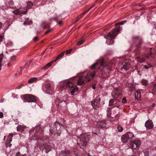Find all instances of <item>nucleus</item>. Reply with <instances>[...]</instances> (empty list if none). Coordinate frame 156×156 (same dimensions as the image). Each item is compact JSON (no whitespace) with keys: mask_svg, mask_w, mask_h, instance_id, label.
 Here are the masks:
<instances>
[{"mask_svg":"<svg viewBox=\"0 0 156 156\" xmlns=\"http://www.w3.org/2000/svg\"><path fill=\"white\" fill-rule=\"evenodd\" d=\"M41 125H38L36 129H38L37 132V134L35 135L36 136L38 135V138H37L38 140H40V138L41 137L43 134V129H40ZM40 140H42L44 144L39 145L40 149L43 151L44 149H45L46 153H48L51 151V147L49 145L50 140L48 138H45L44 139H40Z\"/></svg>","mask_w":156,"mask_h":156,"instance_id":"1","label":"nucleus"},{"mask_svg":"<svg viewBox=\"0 0 156 156\" xmlns=\"http://www.w3.org/2000/svg\"><path fill=\"white\" fill-rule=\"evenodd\" d=\"M100 65H99V63L98 62L90 66V69H95L98 70L100 68V66L104 67L103 69L101 71V74L102 75L101 77L103 78H106L109 76L108 71H104V70L105 69L109 70L110 69L109 66L105 62L103 58H101L100 61Z\"/></svg>","mask_w":156,"mask_h":156,"instance_id":"2","label":"nucleus"},{"mask_svg":"<svg viewBox=\"0 0 156 156\" xmlns=\"http://www.w3.org/2000/svg\"><path fill=\"white\" fill-rule=\"evenodd\" d=\"M95 71H94L90 74L87 72H84L83 75L80 77L77 81V84L79 85H81L86 81H88L93 78L95 75Z\"/></svg>","mask_w":156,"mask_h":156,"instance_id":"3","label":"nucleus"},{"mask_svg":"<svg viewBox=\"0 0 156 156\" xmlns=\"http://www.w3.org/2000/svg\"><path fill=\"white\" fill-rule=\"evenodd\" d=\"M120 27H118L114 29L111 32H109L107 36L105 35L104 36V37L108 39H110V42L109 43V41H106V43L108 45L112 44L113 43V41L112 40L117 35V34L120 31Z\"/></svg>","mask_w":156,"mask_h":156,"instance_id":"4","label":"nucleus"},{"mask_svg":"<svg viewBox=\"0 0 156 156\" xmlns=\"http://www.w3.org/2000/svg\"><path fill=\"white\" fill-rule=\"evenodd\" d=\"M90 135L85 134L81 136L78 139L77 143L82 149H84L86 147L87 141L89 140L88 138L90 137Z\"/></svg>","mask_w":156,"mask_h":156,"instance_id":"5","label":"nucleus"},{"mask_svg":"<svg viewBox=\"0 0 156 156\" xmlns=\"http://www.w3.org/2000/svg\"><path fill=\"white\" fill-rule=\"evenodd\" d=\"M63 88L65 90H71V94L72 95H74V93L77 91L78 90V87L76 86H74L73 83L69 81H67L64 83Z\"/></svg>","mask_w":156,"mask_h":156,"instance_id":"6","label":"nucleus"},{"mask_svg":"<svg viewBox=\"0 0 156 156\" xmlns=\"http://www.w3.org/2000/svg\"><path fill=\"white\" fill-rule=\"evenodd\" d=\"M133 136V134L130 132H127L125 134L121 136V140L123 143L127 142L129 140H130Z\"/></svg>","mask_w":156,"mask_h":156,"instance_id":"7","label":"nucleus"},{"mask_svg":"<svg viewBox=\"0 0 156 156\" xmlns=\"http://www.w3.org/2000/svg\"><path fill=\"white\" fill-rule=\"evenodd\" d=\"M100 98L98 97H96L91 102V104L94 109H98L100 107Z\"/></svg>","mask_w":156,"mask_h":156,"instance_id":"8","label":"nucleus"},{"mask_svg":"<svg viewBox=\"0 0 156 156\" xmlns=\"http://www.w3.org/2000/svg\"><path fill=\"white\" fill-rule=\"evenodd\" d=\"M24 99L29 102H36L37 101L36 97L30 94H26L24 96Z\"/></svg>","mask_w":156,"mask_h":156,"instance_id":"9","label":"nucleus"},{"mask_svg":"<svg viewBox=\"0 0 156 156\" xmlns=\"http://www.w3.org/2000/svg\"><path fill=\"white\" fill-rule=\"evenodd\" d=\"M141 144V142L139 139H137L133 141L131 144L133 149H138Z\"/></svg>","mask_w":156,"mask_h":156,"instance_id":"10","label":"nucleus"},{"mask_svg":"<svg viewBox=\"0 0 156 156\" xmlns=\"http://www.w3.org/2000/svg\"><path fill=\"white\" fill-rule=\"evenodd\" d=\"M133 38L134 40L138 42V44L136 45V47H140L143 42L142 38L139 36H133Z\"/></svg>","mask_w":156,"mask_h":156,"instance_id":"11","label":"nucleus"},{"mask_svg":"<svg viewBox=\"0 0 156 156\" xmlns=\"http://www.w3.org/2000/svg\"><path fill=\"white\" fill-rule=\"evenodd\" d=\"M112 97L114 98H116L121 94L120 90L118 88H114L112 93Z\"/></svg>","mask_w":156,"mask_h":156,"instance_id":"12","label":"nucleus"},{"mask_svg":"<svg viewBox=\"0 0 156 156\" xmlns=\"http://www.w3.org/2000/svg\"><path fill=\"white\" fill-rule=\"evenodd\" d=\"M145 126L147 129H151L154 127V124L152 120L148 119L147 120L145 123Z\"/></svg>","mask_w":156,"mask_h":156,"instance_id":"13","label":"nucleus"},{"mask_svg":"<svg viewBox=\"0 0 156 156\" xmlns=\"http://www.w3.org/2000/svg\"><path fill=\"white\" fill-rule=\"evenodd\" d=\"M16 60V55H13L10 58L8 63L7 65L8 67H10L12 63Z\"/></svg>","mask_w":156,"mask_h":156,"instance_id":"14","label":"nucleus"},{"mask_svg":"<svg viewBox=\"0 0 156 156\" xmlns=\"http://www.w3.org/2000/svg\"><path fill=\"white\" fill-rule=\"evenodd\" d=\"M111 110L110 108H108L107 110V116L109 117H111V118H113L114 116H115L118 115L117 112H115V113L114 115H112V116L111 115Z\"/></svg>","mask_w":156,"mask_h":156,"instance_id":"15","label":"nucleus"},{"mask_svg":"<svg viewBox=\"0 0 156 156\" xmlns=\"http://www.w3.org/2000/svg\"><path fill=\"white\" fill-rule=\"evenodd\" d=\"M53 83H50L47 84L45 86L46 89L47 91H49L53 88Z\"/></svg>","mask_w":156,"mask_h":156,"instance_id":"16","label":"nucleus"},{"mask_svg":"<svg viewBox=\"0 0 156 156\" xmlns=\"http://www.w3.org/2000/svg\"><path fill=\"white\" fill-rule=\"evenodd\" d=\"M130 65L129 63L127 62H125L123 64L122 69H124L125 71L128 70L130 68Z\"/></svg>","mask_w":156,"mask_h":156,"instance_id":"17","label":"nucleus"},{"mask_svg":"<svg viewBox=\"0 0 156 156\" xmlns=\"http://www.w3.org/2000/svg\"><path fill=\"white\" fill-rule=\"evenodd\" d=\"M27 12V11L23 12L22 11L20 10L19 9H17L15 11H13V13L15 14H21L22 13L26 14Z\"/></svg>","mask_w":156,"mask_h":156,"instance_id":"18","label":"nucleus"},{"mask_svg":"<svg viewBox=\"0 0 156 156\" xmlns=\"http://www.w3.org/2000/svg\"><path fill=\"white\" fill-rule=\"evenodd\" d=\"M54 126L56 130H59L60 129L61 124L58 122H56L54 125Z\"/></svg>","mask_w":156,"mask_h":156,"instance_id":"19","label":"nucleus"},{"mask_svg":"<svg viewBox=\"0 0 156 156\" xmlns=\"http://www.w3.org/2000/svg\"><path fill=\"white\" fill-rule=\"evenodd\" d=\"M26 128V126L23 125H20L18 126L17 127V130L21 132H23L24 129Z\"/></svg>","mask_w":156,"mask_h":156,"instance_id":"20","label":"nucleus"},{"mask_svg":"<svg viewBox=\"0 0 156 156\" xmlns=\"http://www.w3.org/2000/svg\"><path fill=\"white\" fill-rule=\"evenodd\" d=\"M64 53L65 52H62L61 53H60V54H59L57 56V57H56L55 60H53L52 61L53 62H55L56 61L59 59L60 58L62 57L63 56Z\"/></svg>","mask_w":156,"mask_h":156,"instance_id":"21","label":"nucleus"},{"mask_svg":"<svg viewBox=\"0 0 156 156\" xmlns=\"http://www.w3.org/2000/svg\"><path fill=\"white\" fill-rule=\"evenodd\" d=\"M53 63V62L51 61L47 63L45 66L41 68L42 69H46L50 67Z\"/></svg>","mask_w":156,"mask_h":156,"instance_id":"22","label":"nucleus"},{"mask_svg":"<svg viewBox=\"0 0 156 156\" xmlns=\"http://www.w3.org/2000/svg\"><path fill=\"white\" fill-rule=\"evenodd\" d=\"M141 94L140 91H136L135 92V97L136 99L138 100L140 97Z\"/></svg>","mask_w":156,"mask_h":156,"instance_id":"23","label":"nucleus"},{"mask_svg":"<svg viewBox=\"0 0 156 156\" xmlns=\"http://www.w3.org/2000/svg\"><path fill=\"white\" fill-rule=\"evenodd\" d=\"M13 134L12 133H9L7 138V140L6 141H9V142H11L12 140V138L13 136Z\"/></svg>","mask_w":156,"mask_h":156,"instance_id":"24","label":"nucleus"},{"mask_svg":"<svg viewBox=\"0 0 156 156\" xmlns=\"http://www.w3.org/2000/svg\"><path fill=\"white\" fill-rule=\"evenodd\" d=\"M116 103L117 101L116 99H111L109 101V105L111 106Z\"/></svg>","mask_w":156,"mask_h":156,"instance_id":"25","label":"nucleus"},{"mask_svg":"<svg viewBox=\"0 0 156 156\" xmlns=\"http://www.w3.org/2000/svg\"><path fill=\"white\" fill-rule=\"evenodd\" d=\"M98 124L101 128L106 127V124L104 122H99L98 123Z\"/></svg>","mask_w":156,"mask_h":156,"instance_id":"26","label":"nucleus"},{"mask_svg":"<svg viewBox=\"0 0 156 156\" xmlns=\"http://www.w3.org/2000/svg\"><path fill=\"white\" fill-rule=\"evenodd\" d=\"M4 55L3 53L0 54V71L1 69V67L2 66V59L4 57Z\"/></svg>","mask_w":156,"mask_h":156,"instance_id":"27","label":"nucleus"},{"mask_svg":"<svg viewBox=\"0 0 156 156\" xmlns=\"http://www.w3.org/2000/svg\"><path fill=\"white\" fill-rule=\"evenodd\" d=\"M63 156H71L70 152L68 150H66L63 153Z\"/></svg>","mask_w":156,"mask_h":156,"instance_id":"28","label":"nucleus"},{"mask_svg":"<svg viewBox=\"0 0 156 156\" xmlns=\"http://www.w3.org/2000/svg\"><path fill=\"white\" fill-rule=\"evenodd\" d=\"M37 80V78L36 77H33L30 79L28 81V83H33L35 81H36Z\"/></svg>","mask_w":156,"mask_h":156,"instance_id":"29","label":"nucleus"},{"mask_svg":"<svg viewBox=\"0 0 156 156\" xmlns=\"http://www.w3.org/2000/svg\"><path fill=\"white\" fill-rule=\"evenodd\" d=\"M146 57L147 58H148L151 60H152L153 59L152 56L151 52H150L149 54L147 55Z\"/></svg>","mask_w":156,"mask_h":156,"instance_id":"30","label":"nucleus"},{"mask_svg":"<svg viewBox=\"0 0 156 156\" xmlns=\"http://www.w3.org/2000/svg\"><path fill=\"white\" fill-rule=\"evenodd\" d=\"M84 41V39H82L79 41L77 42V45L78 46L81 45L83 43Z\"/></svg>","mask_w":156,"mask_h":156,"instance_id":"31","label":"nucleus"},{"mask_svg":"<svg viewBox=\"0 0 156 156\" xmlns=\"http://www.w3.org/2000/svg\"><path fill=\"white\" fill-rule=\"evenodd\" d=\"M126 22V21H123L119 23H117L115 24V26L116 27H117V26H118L119 25H123L124 24V23H125Z\"/></svg>","mask_w":156,"mask_h":156,"instance_id":"32","label":"nucleus"},{"mask_svg":"<svg viewBox=\"0 0 156 156\" xmlns=\"http://www.w3.org/2000/svg\"><path fill=\"white\" fill-rule=\"evenodd\" d=\"M27 6L29 7H31L33 5V3L30 1H28L27 2Z\"/></svg>","mask_w":156,"mask_h":156,"instance_id":"33","label":"nucleus"},{"mask_svg":"<svg viewBox=\"0 0 156 156\" xmlns=\"http://www.w3.org/2000/svg\"><path fill=\"white\" fill-rule=\"evenodd\" d=\"M123 129V128L120 126H118V131L119 132H121Z\"/></svg>","mask_w":156,"mask_h":156,"instance_id":"34","label":"nucleus"},{"mask_svg":"<svg viewBox=\"0 0 156 156\" xmlns=\"http://www.w3.org/2000/svg\"><path fill=\"white\" fill-rule=\"evenodd\" d=\"M10 142H9V141L6 142V146L7 147H10L12 146V144L10 143Z\"/></svg>","mask_w":156,"mask_h":156,"instance_id":"35","label":"nucleus"},{"mask_svg":"<svg viewBox=\"0 0 156 156\" xmlns=\"http://www.w3.org/2000/svg\"><path fill=\"white\" fill-rule=\"evenodd\" d=\"M145 156H148L149 154L148 151L147 150H145L143 151Z\"/></svg>","mask_w":156,"mask_h":156,"instance_id":"36","label":"nucleus"},{"mask_svg":"<svg viewBox=\"0 0 156 156\" xmlns=\"http://www.w3.org/2000/svg\"><path fill=\"white\" fill-rule=\"evenodd\" d=\"M139 62L140 63L144 62L145 61V59L144 58H139L138 59Z\"/></svg>","mask_w":156,"mask_h":156,"instance_id":"37","label":"nucleus"},{"mask_svg":"<svg viewBox=\"0 0 156 156\" xmlns=\"http://www.w3.org/2000/svg\"><path fill=\"white\" fill-rule=\"evenodd\" d=\"M94 5H93V6H91V7L89 8L87 11H86L85 12L83 13L81 15H82V16H83L91 8H92L94 6Z\"/></svg>","mask_w":156,"mask_h":156,"instance_id":"38","label":"nucleus"},{"mask_svg":"<svg viewBox=\"0 0 156 156\" xmlns=\"http://www.w3.org/2000/svg\"><path fill=\"white\" fill-rule=\"evenodd\" d=\"M122 101L123 103L125 104L126 103L127 101L126 98L124 97L122 98Z\"/></svg>","mask_w":156,"mask_h":156,"instance_id":"39","label":"nucleus"},{"mask_svg":"<svg viewBox=\"0 0 156 156\" xmlns=\"http://www.w3.org/2000/svg\"><path fill=\"white\" fill-rule=\"evenodd\" d=\"M72 51V49H69V50H68L66 51H64V52H65V53L66 52V55H67L68 54H69Z\"/></svg>","mask_w":156,"mask_h":156,"instance_id":"40","label":"nucleus"},{"mask_svg":"<svg viewBox=\"0 0 156 156\" xmlns=\"http://www.w3.org/2000/svg\"><path fill=\"white\" fill-rule=\"evenodd\" d=\"M139 51L138 49H136L134 51V53L136 55L137 54L139 53Z\"/></svg>","mask_w":156,"mask_h":156,"instance_id":"41","label":"nucleus"},{"mask_svg":"<svg viewBox=\"0 0 156 156\" xmlns=\"http://www.w3.org/2000/svg\"><path fill=\"white\" fill-rule=\"evenodd\" d=\"M32 23V22L31 21H30L29 23H28L27 21L24 22V24H31Z\"/></svg>","mask_w":156,"mask_h":156,"instance_id":"42","label":"nucleus"},{"mask_svg":"<svg viewBox=\"0 0 156 156\" xmlns=\"http://www.w3.org/2000/svg\"><path fill=\"white\" fill-rule=\"evenodd\" d=\"M52 31V29H49L48 30L46 31L45 33V34H47L48 33H49V32H51V31Z\"/></svg>","mask_w":156,"mask_h":156,"instance_id":"43","label":"nucleus"},{"mask_svg":"<svg viewBox=\"0 0 156 156\" xmlns=\"http://www.w3.org/2000/svg\"><path fill=\"white\" fill-rule=\"evenodd\" d=\"M16 156H22L21 154H20V152H18L16 153Z\"/></svg>","mask_w":156,"mask_h":156,"instance_id":"44","label":"nucleus"},{"mask_svg":"<svg viewBox=\"0 0 156 156\" xmlns=\"http://www.w3.org/2000/svg\"><path fill=\"white\" fill-rule=\"evenodd\" d=\"M34 41H37L38 40V37H36L34 38Z\"/></svg>","mask_w":156,"mask_h":156,"instance_id":"45","label":"nucleus"},{"mask_svg":"<svg viewBox=\"0 0 156 156\" xmlns=\"http://www.w3.org/2000/svg\"><path fill=\"white\" fill-rule=\"evenodd\" d=\"M153 89L154 90L156 91V84L154 85Z\"/></svg>","mask_w":156,"mask_h":156,"instance_id":"46","label":"nucleus"},{"mask_svg":"<svg viewBox=\"0 0 156 156\" xmlns=\"http://www.w3.org/2000/svg\"><path fill=\"white\" fill-rule=\"evenodd\" d=\"M3 116V114L2 112H0V118H2Z\"/></svg>","mask_w":156,"mask_h":156,"instance_id":"47","label":"nucleus"},{"mask_svg":"<svg viewBox=\"0 0 156 156\" xmlns=\"http://www.w3.org/2000/svg\"><path fill=\"white\" fill-rule=\"evenodd\" d=\"M66 100H62L61 101H60V103H61V102H62L63 101L65 103V104H66Z\"/></svg>","mask_w":156,"mask_h":156,"instance_id":"48","label":"nucleus"},{"mask_svg":"<svg viewBox=\"0 0 156 156\" xmlns=\"http://www.w3.org/2000/svg\"><path fill=\"white\" fill-rule=\"evenodd\" d=\"M3 37L1 36H0V42L2 41L3 40Z\"/></svg>","mask_w":156,"mask_h":156,"instance_id":"49","label":"nucleus"},{"mask_svg":"<svg viewBox=\"0 0 156 156\" xmlns=\"http://www.w3.org/2000/svg\"><path fill=\"white\" fill-rule=\"evenodd\" d=\"M50 132L51 134H53L54 132L52 129H50Z\"/></svg>","mask_w":156,"mask_h":156,"instance_id":"50","label":"nucleus"},{"mask_svg":"<svg viewBox=\"0 0 156 156\" xmlns=\"http://www.w3.org/2000/svg\"><path fill=\"white\" fill-rule=\"evenodd\" d=\"M144 67L145 69H148L149 68V67H148L147 66H144Z\"/></svg>","mask_w":156,"mask_h":156,"instance_id":"51","label":"nucleus"},{"mask_svg":"<svg viewBox=\"0 0 156 156\" xmlns=\"http://www.w3.org/2000/svg\"><path fill=\"white\" fill-rule=\"evenodd\" d=\"M82 17H83V16H82V15L81 14L78 16V19H80Z\"/></svg>","mask_w":156,"mask_h":156,"instance_id":"52","label":"nucleus"},{"mask_svg":"<svg viewBox=\"0 0 156 156\" xmlns=\"http://www.w3.org/2000/svg\"><path fill=\"white\" fill-rule=\"evenodd\" d=\"M62 23V22L61 21H59L58 22V24L59 25H61V23Z\"/></svg>","mask_w":156,"mask_h":156,"instance_id":"53","label":"nucleus"},{"mask_svg":"<svg viewBox=\"0 0 156 156\" xmlns=\"http://www.w3.org/2000/svg\"><path fill=\"white\" fill-rule=\"evenodd\" d=\"M11 44L10 45H9V46H12V43L11 42H9L8 43V44ZM8 46H9V45H8Z\"/></svg>","mask_w":156,"mask_h":156,"instance_id":"54","label":"nucleus"},{"mask_svg":"<svg viewBox=\"0 0 156 156\" xmlns=\"http://www.w3.org/2000/svg\"><path fill=\"white\" fill-rule=\"evenodd\" d=\"M79 20V19H77L75 21L74 23H76L78 21V20Z\"/></svg>","mask_w":156,"mask_h":156,"instance_id":"55","label":"nucleus"},{"mask_svg":"<svg viewBox=\"0 0 156 156\" xmlns=\"http://www.w3.org/2000/svg\"><path fill=\"white\" fill-rule=\"evenodd\" d=\"M147 66H148V67H149V68L152 67V65L150 64H148Z\"/></svg>","mask_w":156,"mask_h":156,"instance_id":"56","label":"nucleus"},{"mask_svg":"<svg viewBox=\"0 0 156 156\" xmlns=\"http://www.w3.org/2000/svg\"><path fill=\"white\" fill-rule=\"evenodd\" d=\"M49 28V26H48V27H46V26H44V27H43V28Z\"/></svg>","mask_w":156,"mask_h":156,"instance_id":"57","label":"nucleus"},{"mask_svg":"<svg viewBox=\"0 0 156 156\" xmlns=\"http://www.w3.org/2000/svg\"><path fill=\"white\" fill-rule=\"evenodd\" d=\"M75 155L76 156H79V154L78 153H75Z\"/></svg>","mask_w":156,"mask_h":156,"instance_id":"58","label":"nucleus"},{"mask_svg":"<svg viewBox=\"0 0 156 156\" xmlns=\"http://www.w3.org/2000/svg\"><path fill=\"white\" fill-rule=\"evenodd\" d=\"M92 88H93V89H95L96 88L95 86H93L92 87Z\"/></svg>","mask_w":156,"mask_h":156,"instance_id":"59","label":"nucleus"},{"mask_svg":"<svg viewBox=\"0 0 156 156\" xmlns=\"http://www.w3.org/2000/svg\"><path fill=\"white\" fill-rule=\"evenodd\" d=\"M2 23L1 22H0V28H1L2 27Z\"/></svg>","mask_w":156,"mask_h":156,"instance_id":"60","label":"nucleus"},{"mask_svg":"<svg viewBox=\"0 0 156 156\" xmlns=\"http://www.w3.org/2000/svg\"><path fill=\"white\" fill-rule=\"evenodd\" d=\"M60 133H57V135H58V136H60Z\"/></svg>","mask_w":156,"mask_h":156,"instance_id":"61","label":"nucleus"},{"mask_svg":"<svg viewBox=\"0 0 156 156\" xmlns=\"http://www.w3.org/2000/svg\"><path fill=\"white\" fill-rule=\"evenodd\" d=\"M21 87V85L20 86H19L18 87V89H20V88Z\"/></svg>","mask_w":156,"mask_h":156,"instance_id":"62","label":"nucleus"},{"mask_svg":"<svg viewBox=\"0 0 156 156\" xmlns=\"http://www.w3.org/2000/svg\"><path fill=\"white\" fill-rule=\"evenodd\" d=\"M9 3H11V4H13V2H10Z\"/></svg>","mask_w":156,"mask_h":156,"instance_id":"63","label":"nucleus"},{"mask_svg":"<svg viewBox=\"0 0 156 156\" xmlns=\"http://www.w3.org/2000/svg\"><path fill=\"white\" fill-rule=\"evenodd\" d=\"M154 106H155V105H154V104H153V105H152V106H153V107H154Z\"/></svg>","mask_w":156,"mask_h":156,"instance_id":"64","label":"nucleus"}]
</instances>
